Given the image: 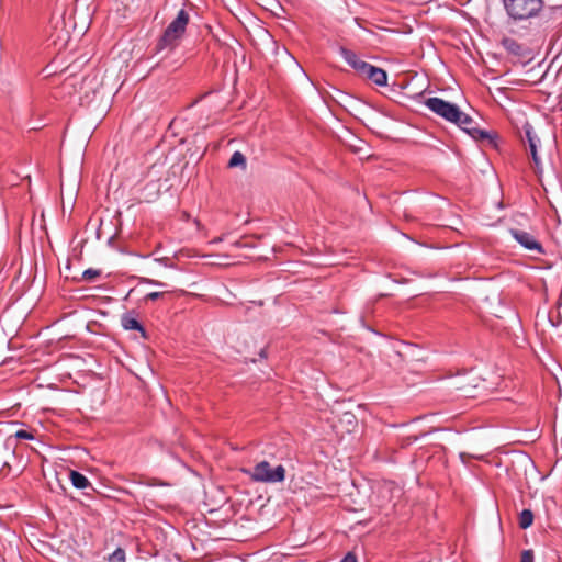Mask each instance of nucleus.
<instances>
[{
	"label": "nucleus",
	"mask_w": 562,
	"mask_h": 562,
	"mask_svg": "<svg viewBox=\"0 0 562 562\" xmlns=\"http://www.w3.org/2000/svg\"><path fill=\"white\" fill-rule=\"evenodd\" d=\"M507 13L508 25H521L528 27L532 21L540 18L543 11V2H503Z\"/></svg>",
	"instance_id": "nucleus-1"
},
{
	"label": "nucleus",
	"mask_w": 562,
	"mask_h": 562,
	"mask_svg": "<svg viewBox=\"0 0 562 562\" xmlns=\"http://www.w3.org/2000/svg\"><path fill=\"white\" fill-rule=\"evenodd\" d=\"M189 13L181 9L177 16L169 23V25L164 31L162 35L160 36L156 49L158 52L164 49H173L178 46L179 41L183 36L186 32V27L189 23Z\"/></svg>",
	"instance_id": "nucleus-2"
},
{
	"label": "nucleus",
	"mask_w": 562,
	"mask_h": 562,
	"mask_svg": "<svg viewBox=\"0 0 562 562\" xmlns=\"http://www.w3.org/2000/svg\"><path fill=\"white\" fill-rule=\"evenodd\" d=\"M23 469L22 459L16 456V442L13 437L0 434V474L20 473Z\"/></svg>",
	"instance_id": "nucleus-3"
},
{
	"label": "nucleus",
	"mask_w": 562,
	"mask_h": 562,
	"mask_svg": "<svg viewBox=\"0 0 562 562\" xmlns=\"http://www.w3.org/2000/svg\"><path fill=\"white\" fill-rule=\"evenodd\" d=\"M247 473L255 482L280 483L285 479V468L282 464L271 468L270 463L266 460L257 463Z\"/></svg>",
	"instance_id": "nucleus-4"
},
{
	"label": "nucleus",
	"mask_w": 562,
	"mask_h": 562,
	"mask_svg": "<svg viewBox=\"0 0 562 562\" xmlns=\"http://www.w3.org/2000/svg\"><path fill=\"white\" fill-rule=\"evenodd\" d=\"M454 124L468 133L473 139L486 140L490 145L494 147L497 146V134L479 128L476 122L469 114L461 111L460 119H458Z\"/></svg>",
	"instance_id": "nucleus-5"
},
{
	"label": "nucleus",
	"mask_w": 562,
	"mask_h": 562,
	"mask_svg": "<svg viewBox=\"0 0 562 562\" xmlns=\"http://www.w3.org/2000/svg\"><path fill=\"white\" fill-rule=\"evenodd\" d=\"M425 105L438 116L453 124L461 115V110L457 104L438 97L428 98Z\"/></svg>",
	"instance_id": "nucleus-6"
},
{
	"label": "nucleus",
	"mask_w": 562,
	"mask_h": 562,
	"mask_svg": "<svg viewBox=\"0 0 562 562\" xmlns=\"http://www.w3.org/2000/svg\"><path fill=\"white\" fill-rule=\"evenodd\" d=\"M510 236L526 250L533 251L538 255H543L544 248L537 237L520 228H509Z\"/></svg>",
	"instance_id": "nucleus-7"
},
{
	"label": "nucleus",
	"mask_w": 562,
	"mask_h": 562,
	"mask_svg": "<svg viewBox=\"0 0 562 562\" xmlns=\"http://www.w3.org/2000/svg\"><path fill=\"white\" fill-rule=\"evenodd\" d=\"M338 52L340 56L345 59V61L352 68L361 78L364 77L371 64L360 59V57L344 46L338 47Z\"/></svg>",
	"instance_id": "nucleus-8"
},
{
	"label": "nucleus",
	"mask_w": 562,
	"mask_h": 562,
	"mask_svg": "<svg viewBox=\"0 0 562 562\" xmlns=\"http://www.w3.org/2000/svg\"><path fill=\"white\" fill-rule=\"evenodd\" d=\"M366 79L372 81L376 86L384 87L387 85V74L384 69L370 65L368 71L366 72Z\"/></svg>",
	"instance_id": "nucleus-9"
},
{
	"label": "nucleus",
	"mask_w": 562,
	"mask_h": 562,
	"mask_svg": "<svg viewBox=\"0 0 562 562\" xmlns=\"http://www.w3.org/2000/svg\"><path fill=\"white\" fill-rule=\"evenodd\" d=\"M501 44L504 47V49L510 55L520 57L525 53L524 46L512 37H503Z\"/></svg>",
	"instance_id": "nucleus-10"
},
{
	"label": "nucleus",
	"mask_w": 562,
	"mask_h": 562,
	"mask_svg": "<svg viewBox=\"0 0 562 562\" xmlns=\"http://www.w3.org/2000/svg\"><path fill=\"white\" fill-rule=\"evenodd\" d=\"M122 327L126 330H137L142 336L146 337V330L144 326L131 314H124L121 318Z\"/></svg>",
	"instance_id": "nucleus-11"
},
{
	"label": "nucleus",
	"mask_w": 562,
	"mask_h": 562,
	"mask_svg": "<svg viewBox=\"0 0 562 562\" xmlns=\"http://www.w3.org/2000/svg\"><path fill=\"white\" fill-rule=\"evenodd\" d=\"M69 479L74 487L78 490L90 488L94 491L88 477L78 471L71 470L69 473Z\"/></svg>",
	"instance_id": "nucleus-12"
},
{
	"label": "nucleus",
	"mask_w": 562,
	"mask_h": 562,
	"mask_svg": "<svg viewBox=\"0 0 562 562\" xmlns=\"http://www.w3.org/2000/svg\"><path fill=\"white\" fill-rule=\"evenodd\" d=\"M228 167L229 168L240 167L241 169L245 170L247 167V161H246L245 155L239 150L234 151L228 161Z\"/></svg>",
	"instance_id": "nucleus-13"
},
{
	"label": "nucleus",
	"mask_w": 562,
	"mask_h": 562,
	"mask_svg": "<svg viewBox=\"0 0 562 562\" xmlns=\"http://www.w3.org/2000/svg\"><path fill=\"white\" fill-rule=\"evenodd\" d=\"M34 434L35 430L33 429L21 428L18 429L15 432L9 435L8 437H13L14 442L18 443V440H33L35 438Z\"/></svg>",
	"instance_id": "nucleus-14"
},
{
	"label": "nucleus",
	"mask_w": 562,
	"mask_h": 562,
	"mask_svg": "<svg viewBox=\"0 0 562 562\" xmlns=\"http://www.w3.org/2000/svg\"><path fill=\"white\" fill-rule=\"evenodd\" d=\"M533 522V513L530 509H524L519 514L518 525L521 529L529 528Z\"/></svg>",
	"instance_id": "nucleus-15"
},
{
	"label": "nucleus",
	"mask_w": 562,
	"mask_h": 562,
	"mask_svg": "<svg viewBox=\"0 0 562 562\" xmlns=\"http://www.w3.org/2000/svg\"><path fill=\"white\" fill-rule=\"evenodd\" d=\"M528 148H529L532 161H533L535 171L537 175H541L543 168H542V161L538 155V146L532 145V147H528Z\"/></svg>",
	"instance_id": "nucleus-16"
},
{
	"label": "nucleus",
	"mask_w": 562,
	"mask_h": 562,
	"mask_svg": "<svg viewBox=\"0 0 562 562\" xmlns=\"http://www.w3.org/2000/svg\"><path fill=\"white\" fill-rule=\"evenodd\" d=\"M269 5H262L265 10L270 11L273 15L280 16L281 12H284V8L282 7V2H267Z\"/></svg>",
	"instance_id": "nucleus-17"
},
{
	"label": "nucleus",
	"mask_w": 562,
	"mask_h": 562,
	"mask_svg": "<svg viewBox=\"0 0 562 562\" xmlns=\"http://www.w3.org/2000/svg\"><path fill=\"white\" fill-rule=\"evenodd\" d=\"M101 274V270L99 269H93V268H89V269H86L83 272H82V279L85 281H88V282H91L93 281L95 278L100 277Z\"/></svg>",
	"instance_id": "nucleus-18"
},
{
	"label": "nucleus",
	"mask_w": 562,
	"mask_h": 562,
	"mask_svg": "<svg viewBox=\"0 0 562 562\" xmlns=\"http://www.w3.org/2000/svg\"><path fill=\"white\" fill-rule=\"evenodd\" d=\"M110 562H124L125 561V551L122 548H117L114 550L112 554L109 557Z\"/></svg>",
	"instance_id": "nucleus-19"
},
{
	"label": "nucleus",
	"mask_w": 562,
	"mask_h": 562,
	"mask_svg": "<svg viewBox=\"0 0 562 562\" xmlns=\"http://www.w3.org/2000/svg\"><path fill=\"white\" fill-rule=\"evenodd\" d=\"M522 132H524V136H521V138H522L524 142H527L528 139L533 137V135H536V133L533 131V127H532V125L529 122H526L522 125Z\"/></svg>",
	"instance_id": "nucleus-20"
},
{
	"label": "nucleus",
	"mask_w": 562,
	"mask_h": 562,
	"mask_svg": "<svg viewBox=\"0 0 562 562\" xmlns=\"http://www.w3.org/2000/svg\"><path fill=\"white\" fill-rule=\"evenodd\" d=\"M533 551L532 550H524L521 553L520 562H533Z\"/></svg>",
	"instance_id": "nucleus-21"
},
{
	"label": "nucleus",
	"mask_w": 562,
	"mask_h": 562,
	"mask_svg": "<svg viewBox=\"0 0 562 562\" xmlns=\"http://www.w3.org/2000/svg\"><path fill=\"white\" fill-rule=\"evenodd\" d=\"M164 295V292H150L145 295V301H156Z\"/></svg>",
	"instance_id": "nucleus-22"
},
{
	"label": "nucleus",
	"mask_w": 562,
	"mask_h": 562,
	"mask_svg": "<svg viewBox=\"0 0 562 562\" xmlns=\"http://www.w3.org/2000/svg\"><path fill=\"white\" fill-rule=\"evenodd\" d=\"M340 562H358L357 555L353 552H348Z\"/></svg>",
	"instance_id": "nucleus-23"
},
{
	"label": "nucleus",
	"mask_w": 562,
	"mask_h": 562,
	"mask_svg": "<svg viewBox=\"0 0 562 562\" xmlns=\"http://www.w3.org/2000/svg\"><path fill=\"white\" fill-rule=\"evenodd\" d=\"M527 143H528V147H532V145L538 146L540 144V139H539V137L536 134V135H533V137L528 139Z\"/></svg>",
	"instance_id": "nucleus-24"
},
{
	"label": "nucleus",
	"mask_w": 562,
	"mask_h": 562,
	"mask_svg": "<svg viewBox=\"0 0 562 562\" xmlns=\"http://www.w3.org/2000/svg\"><path fill=\"white\" fill-rule=\"evenodd\" d=\"M147 282H148V283H150V284L159 285V286H160V285H164V284H162L161 282H159V281L147 280Z\"/></svg>",
	"instance_id": "nucleus-25"
},
{
	"label": "nucleus",
	"mask_w": 562,
	"mask_h": 562,
	"mask_svg": "<svg viewBox=\"0 0 562 562\" xmlns=\"http://www.w3.org/2000/svg\"><path fill=\"white\" fill-rule=\"evenodd\" d=\"M222 240H223V237H217V238L213 239L212 243H220Z\"/></svg>",
	"instance_id": "nucleus-26"
}]
</instances>
